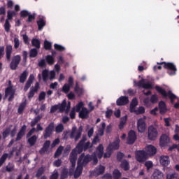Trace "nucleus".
I'll return each mask as SVG.
<instances>
[{"instance_id":"1","label":"nucleus","mask_w":179,"mask_h":179,"mask_svg":"<svg viewBox=\"0 0 179 179\" xmlns=\"http://www.w3.org/2000/svg\"><path fill=\"white\" fill-rule=\"evenodd\" d=\"M103 155L104 147H103V145L101 144L97 147L96 151L94 152L92 155H87L85 156V153L81 154L78 158L76 170L74 172V178H78V177L80 176L82 171L83 170V166H86V164L90 162H92V160L94 164H97V162H99L97 157H99V159H101Z\"/></svg>"},{"instance_id":"2","label":"nucleus","mask_w":179,"mask_h":179,"mask_svg":"<svg viewBox=\"0 0 179 179\" xmlns=\"http://www.w3.org/2000/svg\"><path fill=\"white\" fill-rule=\"evenodd\" d=\"M86 142V138L83 137V139L78 143L76 148L73 149L70 154V162L71 163V168L70 169L69 173L71 176L73 174V170L75 169V166H76V160L78 159V154L76 153V150L78 153L80 154L81 152H86L87 149L92 148V144L90 142Z\"/></svg>"},{"instance_id":"3","label":"nucleus","mask_w":179,"mask_h":179,"mask_svg":"<svg viewBox=\"0 0 179 179\" xmlns=\"http://www.w3.org/2000/svg\"><path fill=\"white\" fill-rule=\"evenodd\" d=\"M58 110L60 113H64V111H65L66 114H68L69 110H71V101H69L68 103H66V100H64L62 103L52 106L50 113H55V111H58Z\"/></svg>"},{"instance_id":"4","label":"nucleus","mask_w":179,"mask_h":179,"mask_svg":"<svg viewBox=\"0 0 179 179\" xmlns=\"http://www.w3.org/2000/svg\"><path fill=\"white\" fill-rule=\"evenodd\" d=\"M158 66H154V71H156V69H162V65H163L164 68L165 69H168V73L170 75V76H173L176 74V72H177V68H176V65L173 63H166V62H161L157 63Z\"/></svg>"},{"instance_id":"5","label":"nucleus","mask_w":179,"mask_h":179,"mask_svg":"<svg viewBox=\"0 0 179 179\" xmlns=\"http://www.w3.org/2000/svg\"><path fill=\"white\" fill-rule=\"evenodd\" d=\"M76 111L79 113L80 118H82L83 120L89 118V114H90V112L88 108L85 107V103L83 101L79 102L76 106Z\"/></svg>"},{"instance_id":"6","label":"nucleus","mask_w":179,"mask_h":179,"mask_svg":"<svg viewBox=\"0 0 179 179\" xmlns=\"http://www.w3.org/2000/svg\"><path fill=\"white\" fill-rule=\"evenodd\" d=\"M155 89L158 92V93H159V94L162 95V96L164 99H170L172 104H173V103H174V100H176V99H177V96L176 95H174V94H173V92H171V91H169L168 92H166V90H164L162 87L157 86V85L155 87Z\"/></svg>"},{"instance_id":"7","label":"nucleus","mask_w":179,"mask_h":179,"mask_svg":"<svg viewBox=\"0 0 179 179\" xmlns=\"http://www.w3.org/2000/svg\"><path fill=\"white\" fill-rule=\"evenodd\" d=\"M120 138H117L113 143L109 144L106 149V152L103 155L105 159H107V157H110V156H111L113 150H117V149L120 148Z\"/></svg>"},{"instance_id":"8","label":"nucleus","mask_w":179,"mask_h":179,"mask_svg":"<svg viewBox=\"0 0 179 179\" xmlns=\"http://www.w3.org/2000/svg\"><path fill=\"white\" fill-rule=\"evenodd\" d=\"M134 85L136 87H143V89H153V84L149 80L141 79L138 83L134 80Z\"/></svg>"},{"instance_id":"9","label":"nucleus","mask_w":179,"mask_h":179,"mask_svg":"<svg viewBox=\"0 0 179 179\" xmlns=\"http://www.w3.org/2000/svg\"><path fill=\"white\" fill-rule=\"evenodd\" d=\"M159 135V131H157V129L155 128L153 126H150L148 127V139H150V141H155L156 138H157Z\"/></svg>"},{"instance_id":"10","label":"nucleus","mask_w":179,"mask_h":179,"mask_svg":"<svg viewBox=\"0 0 179 179\" xmlns=\"http://www.w3.org/2000/svg\"><path fill=\"white\" fill-rule=\"evenodd\" d=\"M146 116H144L143 118H140L137 121V129L138 132L143 134L146 131Z\"/></svg>"},{"instance_id":"11","label":"nucleus","mask_w":179,"mask_h":179,"mask_svg":"<svg viewBox=\"0 0 179 179\" xmlns=\"http://www.w3.org/2000/svg\"><path fill=\"white\" fill-rule=\"evenodd\" d=\"M136 159L139 163H143L149 159L145 150H138L136 152Z\"/></svg>"},{"instance_id":"12","label":"nucleus","mask_w":179,"mask_h":179,"mask_svg":"<svg viewBox=\"0 0 179 179\" xmlns=\"http://www.w3.org/2000/svg\"><path fill=\"white\" fill-rule=\"evenodd\" d=\"M42 76L43 82H47L48 79L52 80V79L55 78V71H51L49 72L48 70H43L42 72Z\"/></svg>"},{"instance_id":"13","label":"nucleus","mask_w":179,"mask_h":179,"mask_svg":"<svg viewBox=\"0 0 179 179\" xmlns=\"http://www.w3.org/2000/svg\"><path fill=\"white\" fill-rule=\"evenodd\" d=\"M83 131V127H82V126L79 127L78 131L76 130V127H73L70 137L71 138H74L75 141H76L79 139V138H80Z\"/></svg>"},{"instance_id":"14","label":"nucleus","mask_w":179,"mask_h":179,"mask_svg":"<svg viewBox=\"0 0 179 179\" xmlns=\"http://www.w3.org/2000/svg\"><path fill=\"white\" fill-rule=\"evenodd\" d=\"M71 87H73V77L70 76L68 80V83L64 84L62 87V92L64 93H69Z\"/></svg>"},{"instance_id":"15","label":"nucleus","mask_w":179,"mask_h":179,"mask_svg":"<svg viewBox=\"0 0 179 179\" xmlns=\"http://www.w3.org/2000/svg\"><path fill=\"white\" fill-rule=\"evenodd\" d=\"M5 96L8 97V101H12L15 97V90L13 87L9 86L6 89Z\"/></svg>"},{"instance_id":"16","label":"nucleus","mask_w":179,"mask_h":179,"mask_svg":"<svg viewBox=\"0 0 179 179\" xmlns=\"http://www.w3.org/2000/svg\"><path fill=\"white\" fill-rule=\"evenodd\" d=\"M144 152H145L146 155L150 157V156H155L157 150H156V147L152 145H148L145 147Z\"/></svg>"},{"instance_id":"17","label":"nucleus","mask_w":179,"mask_h":179,"mask_svg":"<svg viewBox=\"0 0 179 179\" xmlns=\"http://www.w3.org/2000/svg\"><path fill=\"white\" fill-rule=\"evenodd\" d=\"M52 131H54V123H50L48 127H46L45 133L43 134L44 139L50 138L52 135Z\"/></svg>"},{"instance_id":"18","label":"nucleus","mask_w":179,"mask_h":179,"mask_svg":"<svg viewBox=\"0 0 179 179\" xmlns=\"http://www.w3.org/2000/svg\"><path fill=\"white\" fill-rule=\"evenodd\" d=\"M170 143V137L167 136V134H163L159 141V145L161 148H164V146H167V144Z\"/></svg>"},{"instance_id":"19","label":"nucleus","mask_w":179,"mask_h":179,"mask_svg":"<svg viewBox=\"0 0 179 179\" xmlns=\"http://www.w3.org/2000/svg\"><path fill=\"white\" fill-rule=\"evenodd\" d=\"M136 141V133L134 130H131L129 132V136L127 138V143L129 145H132Z\"/></svg>"},{"instance_id":"20","label":"nucleus","mask_w":179,"mask_h":179,"mask_svg":"<svg viewBox=\"0 0 179 179\" xmlns=\"http://www.w3.org/2000/svg\"><path fill=\"white\" fill-rule=\"evenodd\" d=\"M105 170H106V167H104L102 165H99V166L95 168V169L92 171V175L97 177V176L104 174Z\"/></svg>"},{"instance_id":"21","label":"nucleus","mask_w":179,"mask_h":179,"mask_svg":"<svg viewBox=\"0 0 179 179\" xmlns=\"http://www.w3.org/2000/svg\"><path fill=\"white\" fill-rule=\"evenodd\" d=\"M159 163L164 167H167L170 164V157L168 155H162L160 157Z\"/></svg>"},{"instance_id":"22","label":"nucleus","mask_w":179,"mask_h":179,"mask_svg":"<svg viewBox=\"0 0 179 179\" xmlns=\"http://www.w3.org/2000/svg\"><path fill=\"white\" fill-rule=\"evenodd\" d=\"M20 62V56L16 55L13 58V60L10 63V68L11 69H16L17 68V65H19V63Z\"/></svg>"},{"instance_id":"23","label":"nucleus","mask_w":179,"mask_h":179,"mask_svg":"<svg viewBox=\"0 0 179 179\" xmlns=\"http://www.w3.org/2000/svg\"><path fill=\"white\" fill-rule=\"evenodd\" d=\"M164 177L163 172L159 169H155L151 176V179H162Z\"/></svg>"},{"instance_id":"24","label":"nucleus","mask_w":179,"mask_h":179,"mask_svg":"<svg viewBox=\"0 0 179 179\" xmlns=\"http://www.w3.org/2000/svg\"><path fill=\"white\" fill-rule=\"evenodd\" d=\"M117 106H125V104H128L129 103V99H128V97L127 96H120L117 101H116Z\"/></svg>"},{"instance_id":"25","label":"nucleus","mask_w":179,"mask_h":179,"mask_svg":"<svg viewBox=\"0 0 179 179\" xmlns=\"http://www.w3.org/2000/svg\"><path fill=\"white\" fill-rule=\"evenodd\" d=\"M12 155H13V151H12L10 155L8 153H4L1 157L0 158V167L3 164V163H5V162H6V159H8V157H9V159H10V157H12Z\"/></svg>"},{"instance_id":"26","label":"nucleus","mask_w":179,"mask_h":179,"mask_svg":"<svg viewBox=\"0 0 179 179\" xmlns=\"http://www.w3.org/2000/svg\"><path fill=\"white\" fill-rule=\"evenodd\" d=\"M159 108L160 114H166L167 113V107L166 106V103L162 101L159 103Z\"/></svg>"},{"instance_id":"27","label":"nucleus","mask_w":179,"mask_h":179,"mask_svg":"<svg viewBox=\"0 0 179 179\" xmlns=\"http://www.w3.org/2000/svg\"><path fill=\"white\" fill-rule=\"evenodd\" d=\"M27 128V127L26 125H23L20 131H19V133L17 135L16 141H20V139H22V138H23V136L24 135V134L26 132Z\"/></svg>"},{"instance_id":"28","label":"nucleus","mask_w":179,"mask_h":179,"mask_svg":"<svg viewBox=\"0 0 179 179\" xmlns=\"http://www.w3.org/2000/svg\"><path fill=\"white\" fill-rule=\"evenodd\" d=\"M12 50H13L12 45H6V59L8 60L10 59V55H12Z\"/></svg>"},{"instance_id":"29","label":"nucleus","mask_w":179,"mask_h":179,"mask_svg":"<svg viewBox=\"0 0 179 179\" xmlns=\"http://www.w3.org/2000/svg\"><path fill=\"white\" fill-rule=\"evenodd\" d=\"M50 145H51V142L50 141H47L45 142L43 147L40 150L41 155H43L44 152H47V150H48V148H50Z\"/></svg>"},{"instance_id":"30","label":"nucleus","mask_w":179,"mask_h":179,"mask_svg":"<svg viewBox=\"0 0 179 179\" xmlns=\"http://www.w3.org/2000/svg\"><path fill=\"white\" fill-rule=\"evenodd\" d=\"M74 92L78 96H82L83 94V89L79 87V83L78 82L76 83Z\"/></svg>"},{"instance_id":"31","label":"nucleus","mask_w":179,"mask_h":179,"mask_svg":"<svg viewBox=\"0 0 179 179\" xmlns=\"http://www.w3.org/2000/svg\"><path fill=\"white\" fill-rule=\"evenodd\" d=\"M136 106H138V99L134 98L130 104V113H134Z\"/></svg>"},{"instance_id":"32","label":"nucleus","mask_w":179,"mask_h":179,"mask_svg":"<svg viewBox=\"0 0 179 179\" xmlns=\"http://www.w3.org/2000/svg\"><path fill=\"white\" fill-rule=\"evenodd\" d=\"M27 142L29 143L30 146H34V145H36V142H37V136H32L28 139Z\"/></svg>"},{"instance_id":"33","label":"nucleus","mask_w":179,"mask_h":179,"mask_svg":"<svg viewBox=\"0 0 179 179\" xmlns=\"http://www.w3.org/2000/svg\"><path fill=\"white\" fill-rule=\"evenodd\" d=\"M104 129H106V123L102 122L98 130V134L100 136H103V135H104Z\"/></svg>"},{"instance_id":"34","label":"nucleus","mask_w":179,"mask_h":179,"mask_svg":"<svg viewBox=\"0 0 179 179\" xmlns=\"http://www.w3.org/2000/svg\"><path fill=\"white\" fill-rule=\"evenodd\" d=\"M31 44L33 47H35L36 48H40L41 43L40 42V40L37 38H33L31 40Z\"/></svg>"},{"instance_id":"35","label":"nucleus","mask_w":179,"mask_h":179,"mask_svg":"<svg viewBox=\"0 0 179 179\" xmlns=\"http://www.w3.org/2000/svg\"><path fill=\"white\" fill-rule=\"evenodd\" d=\"M38 30H43V27L45 26V20L43 18H40L39 20L37 22Z\"/></svg>"},{"instance_id":"36","label":"nucleus","mask_w":179,"mask_h":179,"mask_svg":"<svg viewBox=\"0 0 179 179\" xmlns=\"http://www.w3.org/2000/svg\"><path fill=\"white\" fill-rule=\"evenodd\" d=\"M120 166L123 170H124V171L129 170V162H128L127 160L122 161Z\"/></svg>"},{"instance_id":"37","label":"nucleus","mask_w":179,"mask_h":179,"mask_svg":"<svg viewBox=\"0 0 179 179\" xmlns=\"http://www.w3.org/2000/svg\"><path fill=\"white\" fill-rule=\"evenodd\" d=\"M133 113H135L137 115H139V114H144L145 107L140 106L137 109H135L134 110H133Z\"/></svg>"},{"instance_id":"38","label":"nucleus","mask_w":179,"mask_h":179,"mask_svg":"<svg viewBox=\"0 0 179 179\" xmlns=\"http://www.w3.org/2000/svg\"><path fill=\"white\" fill-rule=\"evenodd\" d=\"M127 124V115L124 116L123 117L121 118L120 122L119 124V128L120 129H124V127Z\"/></svg>"},{"instance_id":"39","label":"nucleus","mask_w":179,"mask_h":179,"mask_svg":"<svg viewBox=\"0 0 179 179\" xmlns=\"http://www.w3.org/2000/svg\"><path fill=\"white\" fill-rule=\"evenodd\" d=\"M178 173H170L166 175V179H178Z\"/></svg>"},{"instance_id":"40","label":"nucleus","mask_w":179,"mask_h":179,"mask_svg":"<svg viewBox=\"0 0 179 179\" xmlns=\"http://www.w3.org/2000/svg\"><path fill=\"white\" fill-rule=\"evenodd\" d=\"M26 79H27V71H25L20 76V82L21 83H24L25 82Z\"/></svg>"},{"instance_id":"41","label":"nucleus","mask_w":179,"mask_h":179,"mask_svg":"<svg viewBox=\"0 0 179 179\" xmlns=\"http://www.w3.org/2000/svg\"><path fill=\"white\" fill-rule=\"evenodd\" d=\"M44 171H45V169H44V167L39 168L36 172V177H37V178L41 177V176L44 174Z\"/></svg>"},{"instance_id":"42","label":"nucleus","mask_w":179,"mask_h":179,"mask_svg":"<svg viewBox=\"0 0 179 179\" xmlns=\"http://www.w3.org/2000/svg\"><path fill=\"white\" fill-rule=\"evenodd\" d=\"M13 16H16V12L8 10L7 13V20H12V19L13 18Z\"/></svg>"},{"instance_id":"43","label":"nucleus","mask_w":179,"mask_h":179,"mask_svg":"<svg viewBox=\"0 0 179 179\" xmlns=\"http://www.w3.org/2000/svg\"><path fill=\"white\" fill-rule=\"evenodd\" d=\"M113 178L114 179H119L121 178V172L118 169H115L113 171Z\"/></svg>"},{"instance_id":"44","label":"nucleus","mask_w":179,"mask_h":179,"mask_svg":"<svg viewBox=\"0 0 179 179\" xmlns=\"http://www.w3.org/2000/svg\"><path fill=\"white\" fill-rule=\"evenodd\" d=\"M37 54H38L37 49L34 48L30 50L29 56L31 58H36V57H37Z\"/></svg>"},{"instance_id":"45","label":"nucleus","mask_w":179,"mask_h":179,"mask_svg":"<svg viewBox=\"0 0 179 179\" xmlns=\"http://www.w3.org/2000/svg\"><path fill=\"white\" fill-rule=\"evenodd\" d=\"M145 166L147 171H149L150 169H153V162L152 161H147L145 162Z\"/></svg>"},{"instance_id":"46","label":"nucleus","mask_w":179,"mask_h":179,"mask_svg":"<svg viewBox=\"0 0 179 179\" xmlns=\"http://www.w3.org/2000/svg\"><path fill=\"white\" fill-rule=\"evenodd\" d=\"M46 62H48V64L49 65H52V64H54V62H55V61H54V57H53L52 56H51V55H48V56L46 57Z\"/></svg>"},{"instance_id":"47","label":"nucleus","mask_w":179,"mask_h":179,"mask_svg":"<svg viewBox=\"0 0 179 179\" xmlns=\"http://www.w3.org/2000/svg\"><path fill=\"white\" fill-rule=\"evenodd\" d=\"M4 29L7 33H9L10 30V23L9 22V20H6V22L4 24Z\"/></svg>"},{"instance_id":"48","label":"nucleus","mask_w":179,"mask_h":179,"mask_svg":"<svg viewBox=\"0 0 179 179\" xmlns=\"http://www.w3.org/2000/svg\"><path fill=\"white\" fill-rule=\"evenodd\" d=\"M63 150H64V147L59 146L55 154V157H58L59 156H61Z\"/></svg>"},{"instance_id":"49","label":"nucleus","mask_w":179,"mask_h":179,"mask_svg":"<svg viewBox=\"0 0 179 179\" xmlns=\"http://www.w3.org/2000/svg\"><path fill=\"white\" fill-rule=\"evenodd\" d=\"M24 107H26V101L22 102V103L20 105V106H19V108H18V113H19L20 114H22V113H23V110H24Z\"/></svg>"},{"instance_id":"50","label":"nucleus","mask_w":179,"mask_h":179,"mask_svg":"<svg viewBox=\"0 0 179 179\" xmlns=\"http://www.w3.org/2000/svg\"><path fill=\"white\" fill-rule=\"evenodd\" d=\"M19 45H20V41H19V38L17 37L14 38V48L17 50V48H19Z\"/></svg>"},{"instance_id":"51","label":"nucleus","mask_w":179,"mask_h":179,"mask_svg":"<svg viewBox=\"0 0 179 179\" xmlns=\"http://www.w3.org/2000/svg\"><path fill=\"white\" fill-rule=\"evenodd\" d=\"M55 49L57 50V51H64L65 47L59 45V44H55L54 45Z\"/></svg>"},{"instance_id":"52","label":"nucleus","mask_w":179,"mask_h":179,"mask_svg":"<svg viewBox=\"0 0 179 179\" xmlns=\"http://www.w3.org/2000/svg\"><path fill=\"white\" fill-rule=\"evenodd\" d=\"M69 152H71V145H68L64 150L63 156H68Z\"/></svg>"},{"instance_id":"53","label":"nucleus","mask_w":179,"mask_h":179,"mask_svg":"<svg viewBox=\"0 0 179 179\" xmlns=\"http://www.w3.org/2000/svg\"><path fill=\"white\" fill-rule=\"evenodd\" d=\"M157 100H159V97L157 94L152 95L150 101L152 104H155V103H157Z\"/></svg>"},{"instance_id":"54","label":"nucleus","mask_w":179,"mask_h":179,"mask_svg":"<svg viewBox=\"0 0 179 179\" xmlns=\"http://www.w3.org/2000/svg\"><path fill=\"white\" fill-rule=\"evenodd\" d=\"M75 110H76V106L73 108L71 111L70 112V118H71V120H73L76 115Z\"/></svg>"},{"instance_id":"55","label":"nucleus","mask_w":179,"mask_h":179,"mask_svg":"<svg viewBox=\"0 0 179 179\" xmlns=\"http://www.w3.org/2000/svg\"><path fill=\"white\" fill-rule=\"evenodd\" d=\"M64 131V125L62 124H59L56 127V132L59 134V132H62Z\"/></svg>"},{"instance_id":"56","label":"nucleus","mask_w":179,"mask_h":179,"mask_svg":"<svg viewBox=\"0 0 179 179\" xmlns=\"http://www.w3.org/2000/svg\"><path fill=\"white\" fill-rule=\"evenodd\" d=\"M30 12L26 10H23L20 12V16L21 17H27V16H29Z\"/></svg>"},{"instance_id":"57","label":"nucleus","mask_w":179,"mask_h":179,"mask_svg":"<svg viewBox=\"0 0 179 179\" xmlns=\"http://www.w3.org/2000/svg\"><path fill=\"white\" fill-rule=\"evenodd\" d=\"M51 43L48 42V41H45L44 42V48L45 50H51Z\"/></svg>"},{"instance_id":"58","label":"nucleus","mask_w":179,"mask_h":179,"mask_svg":"<svg viewBox=\"0 0 179 179\" xmlns=\"http://www.w3.org/2000/svg\"><path fill=\"white\" fill-rule=\"evenodd\" d=\"M143 101L146 107H150V103H152V101L149 98L144 99Z\"/></svg>"},{"instance_id":"59","label":"nucleus","mask_w":179,"mask_h":179,"mask_svg":"<svg viewBox=\"0 0 179 179\" xmlns=\"http://www.w3.org/2000/svg\"><path fill=\"white\" fill-rule=\"evenodd\" d=\"M68 177V170L63 169L61 175V179H65Z\"/></svg>"},{"instance_id":"60","label":"nucleus","mask_w":179,"mask_h":179,"mask_svg":"<svg viewBox=\"0 0 179 179\" xmlns=\"http://www.w3.org/2000/svg\"><path fill=\"white\" fill-rule=\"evenodd\" d=\"M45 92H42L39 94L38 100H39V101H41L45 100Z\"/></svg>"},{"instance_id":"61","label":"nucleus","mask_w":179,"mask_h":179,"mask_svg":"<svg viewBox=\"0 0 179 179\" xmlns=\"http://www.w3.org/2000/svg\"><path fill=\"white\" fill-rule=\"evenodd\" d=\"M111 115H113V110L111 109H108L106 111V118H110V117H111Z\"/></svg>"},{"instance_id":"62","label":"nucleus","mask_w":179,"mask_h":179,"mask_svg":"<svg viewBox=\"0 0 179 179\" xmlns=\"http://www.w3.org/2000/svg\"><path fill=\"white\" fill-rule=\"evenodd\" d=\"M36 92H37V91H35L34 90H33V88H31L30 92L28 94L29 99H31V97H34V93H36Z\"/></svg>"},{"instance_id":"63","label":"nucleus","mask_w":179,"mask_h":179,"mask_svg":"<svg viewBox=\"0 0 179 179\" xmlns=\"http://www.w3.org/2000/svg\"><path fill=\"white\" fill-rule=\"evenodd\" d=\"M88 111H90V113H92V111H93V110H94V106L93 105V102H90L88 103Z\"/></svg>"},{"instance_id":"64","label":"nucleus","mask_w":179,"mask_h":179,"mask_svg":"<svg viewBox=\"0 0 179 179\" xmlns=\"http://www.w3.org/2000/svg\"><path fill=\"white\" fill-rule=\"evenodd\" d=\"M113 176L110 173H106V175L103 176L102 179H112Z\"/></svg>"}]
</instances>
